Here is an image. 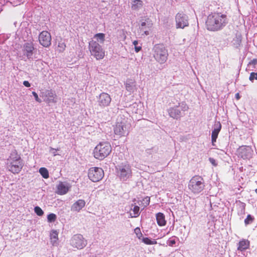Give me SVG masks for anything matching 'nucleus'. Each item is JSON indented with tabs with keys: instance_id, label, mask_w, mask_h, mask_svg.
Listing matches in <instances>:
<instances>
[{
	"instance_id": "obj_24",
	"label": "nucleus",
	"mask_w": 257,
	"mask_h": 257,
	"mask_svg": "<svg viewBox=\"0 0 257 257\" xmlns=\"http://www.w3.org/2000/svg\"><path fill=\"white\" fill-rule=\"evenodd\" d=\"M50 238L51 242L53 243V244L54 245V244L57 242L58 239V232L57 230H53L51 231Z\"/></svg>"
},
{
	"instance_id": "obj_22",
	"label": "nucleus",
	"mask_w": 257,
	"mask_h": 257,
	"mask_svg": "<svg viewBox=\"0 0 257 257\" xmlns=\"http://www.w3.org/2000/svg\"><path fill=\"white\" fill-rule=\"evenodd\" d=\"M249 246V241L247 240L242 239L238 243V250L242 251L247 249Z\"/></svg>"
},
{
	"instance_id": "obj_43",
	"label": "nucleus",
	"mask_w": 257,
	"mask_h": 257,
	"mask_svg": "<svg viewBox=\"0 0 257 257\" xmlns=\"http://www.w3.org/2000/svg\"><path fill=\"white\" fill-rule=\"evenodd\" d=\"M144 33L146 35H148L149 34V32L148 31H144Z\"/></svg>"
},
{
	"instance_id": "obj_33",
	"label": "nucleus",
	"mask_w": 257,
	"mask_h": 257,
	"mask_svg": "<svg viewBox=\"0 0 257 257\" xmlns=\"http://www.w3.org/2000/svg\"><path fill=\"white\" fill-rule=\"evenodd\" d=\"M135 233L139 239H141L143 236V234L141 232V229L139 227H137L134 230Z\"/></svg>"
},
{
	"instance_id": "obj_25",
	"label": "nucleus",
	"mask_w": 257,
	"mask_h": 257,
	"mask_svg": "<svg viewBox=\"0 0 257 257\" xmlns=\"http://www.w3.org/2000/svg\"><path fill=\"white\" fill-rule=\"evenodd\" d=\"M39 173L42 175V176L45 178L47 179L49 177V172L48 170L44 167H42L39 169Z\"/></svg>"
},
{
	"instance_id": "obj_11",
	"label": "nucleus",
	"mask_w": 257,
	"mask_h": 257,
	"mask_svg": "<svg viewBox=\"0 0 257 257\" xmlns=\"http://www.w3.org/2000/svg\"><path fill=\"white\" fill-rule=\"evenodd\" d=\"M39 41L41 45L45 47H48L51 44V36L49 32L43 31L39 36Z\"/></svg>"
},
{
	"instance_id": "obj_12",
	"label": "nucleus",
	"mask_w": 257,
	"mask_h": 257,
	"mask_svg": "<svg viewBox=\"0 0 257 257\" xmlns=\"http://www.w3.org/2000/svg\"><path fill=\"white\" fill-rule=\"evenodd\" d=\"M111 101L110 96L107 93H101L98 98V105L101 107H105L109 105Z\"/></svg>"
},
{
	"instance_id": "obj_19",
	"label": "nucleus",
	"mask_w": 257,
	"mask_h": 257,
	"mask_svg": "<svg viewBox=\"0 0 257 257\" xmlns=\"http://www.w3.org/2000/svg\"><path fill=\"white\" fill-rule=\"evenodd\" d=\"M85 205V202L83 199H79L75 202L72 206V210L79 211Z\"/></svg>"
},
{
	"instance_id": "obj_10",
	"label": "nucleus",
	"mask_w": 257,
	"mask_h": 257,
	"mask_svg": "<svg viewBox=\"0 0 257 257\" xmlns=\"http://www.w3.org/2000/svg\"><path fill=\"white\" fill-rule=\"evenodd\" d=\"M175 21L177 29H184L189 25L188 17L183 13L177 14L175 17Z\"/></svg>"
},
{
	"instance_id": "obj_1",
	"label": "nucleus",
	"mask_w": 257,
	"mask_h": 257,
	"mask_svg": "<svg viewBox=\"0 0 257 257\" xmlns=\"http://www.w3.org/2000/svg\"><path fill=\"white\" fill-rule=\"evenodd\" d=\"M228 23L227 16L219 12L210 14L206 21V27L208 30L217 31L222 29Z\"/></svg>"
},
{
	"instance_id": "obj_17",
	"label": "nucleus",
	"mask_w": 257,
	"mask_h": 257,
	"mask_svg": "<svg viewBox=\"0 0 257 257\" xmlns=\"http://www.w3.org/2000/svg\"><path fill=\"white\" fill-rule=\"evenodd\" d=\"M69 188L70 187L67 184L61 182L57 186V193L59 195H64L68 192Z\"/></svg>"
},
{
	"instance_id": "obj_31",
	"label": "nucleus",
	"mask_w": 257,
	"mask_h": 257,
	"mask_svg": "<svg viewBox=\"0 0 257 257\" xmlns=\"http://www.w3.org/2000/svg\"><path fill=\"white\" fill-rule=\"evenodd\" d=\"M94 37L99 39L102 43H103L105 40V35L103 33L96 34L95 35Z\"/></svg>"
},
{
	"instance_id": "obj_44",
	"label": "nucleus",
	"mask_w": 257,
	"mask_h": 257,
	"mask_svg": "<svg viewBox=\"0 0 257 257\" xmlns=\"http://www.w3.org/2000/svg\"><path fill=\"white\" fill-rule=\"evenodd\" d=\"M255 192H256V193L257 194V188L255 189Z\"/></svg>"
},
{
	"instance_id": "obj_30",
	"label": "nucleus",
	"mask_w": 257,
	"mask_h": 257,
	"mask_svg": "<svg viewBox=\"0 0 257 257\" xmlns=\"http://www.w3.org/2000/svg\"><path fill=\"white\" fill-rule=\"evenodd\" d=\"M57 219V216L54 213H50L47 216V219L49 222H53L56 221Z\"/></svg>"
},
{
	"instance_id": "obj_15",
	"label": "nucleus",
	"mask_w": 257,
	"mask_h": 257,
	"mask_svg": "<svg viewBox=\"0 0 257 257\" xmlns=\"http://www.w3.org/2000/svg\"><path fill=\"white\" fill-rule=\"evenodd\" d=\"M57 96L54 91L52 90H48L45 95L44 101L48 104L57 102Z\"/></svg>"
},
{
	"instance_id": "obj_36",
	"label": "nucleus",
	"mask_w": 257,
	"mask_h": 257,
	"mask_svg": "<svg viewBox=\"0 0 257 257\" xmlns=\"http://www.w3.org/2000/svg\"><path fill=\"white\" fill-rule=\"evenodd\" d=\"M32 94L34 96L35 99L36 101H37L39 103L41 102V100L39 98L38 95L36 92H35V91H33Z\"/></svg>"
},
{
	"instance_id": "obj_42",
	"label": "nucleus",
	"mask_w": 257,
	"mask_h": 257,
	"mask_svg": "<svg viewBox=\"0 0 257 257\" xmlns=\"http://www.w3.org/2000/svg\"><path fill=\"white\" fill-rule=\"evenodd\" d=\"M235 97L237 99H239L240 98V96L238 93L235 94Z\"/></svg>"
},
{
	"instance_id": "obj_34",
	"label": "nucleus",
	"mask_w": 257,
	"mask_h": 257,
	"mask_svg": "<svg viewBox=\"0 0 257 257\" xmlns=\"http://www.w3.org/2000/svg\"><path fill=\"white\" fill-rule=\"evenodd\" d=\"M133 43L134 45L135 46V51L136 52H139L141 50L142 47L141 46H137V45L138 44V41L135 40Z\"/></svg>"
},
{
	"instance_id": "obj_32",
	"label": "nucleus",
	"mask_w": 257,
	"mask_h": 257,
	"mask_svg": "<svg viewBox=\"0 0 257 257\" xmlns=\"http://www.w3.org/2000/svg\"><path fill=\"white\" fill-rule=\"evenodd\" d=\"M34 211L36 213V214L39 216H41L44 214V211L39 206H36L34 208Z\"/></svg>"
},
{
	"instance_id": "obj_38",
	"label": "nucleus",
	"mask_w": 257,
	"mask_h": 257,
	"mask_svg": "<svg viewBox=\"0 0 257 257\" xmlns=\"http://www.w3.org/2000/svg\"><path fill=\"white\" fill-rule=\"evenodd\" d=\"M209 161L213 166L216 167L217 166V163H216V160L214 158H209Z\"/></svg>"
},
{
	"instance_id": "obj_23",
	"label": "nucleus",
	"mask_w": 257,
	"mask_h": 257,
	"mask_svg": "<svg viewBox=\"0 0 257 257\" xmlns=\"http://www.w3.org/2000/svg\"><path fill=\"white\" fill-rule=\"evenodd\" d=\"M169 114L171 117L178 118L181 115V111L177 107H173L169 109Z\"/></svg>"
},
{
	"instance_id": "obj_14",
	"label": "nucleus",
	"mask_w": 257,
	"mask_h": 257,
	"mask_svg": "<svg viewBox=\"0 0 257 257\" xmlns=\"http://www.w3.org/2000/svg\"><path fill=\"white\" fill-rule=\"evenodd\" d=\"M124 127V124L122 121L117 122L113 126V132L114 135L118 137L124 136L125 133Z\"/></svg>"
},
{
	"instance_id": "obj_41",
	"label": "nucleus",
	"mask_w": 257,
	"mask_h": 257,
	"mask_svg": "<svg viewBox=\"0 0 257 257\" xmlns=\"http://www.w3.org/2000/svg\"><path fill=\"white\" fill-rule=\"evenodd\" d=\"M23 84L26 87H29L31 86L30 83L28 81H24L23 82Z\"/></svg>"
},
{
	"instance_id": "obj_2",
	"label": "nucleus",
	"mask_w": 257,
	"mask_h": 257,
	"mask_svg": "<svg viewBox=\"0 0 257 257\" xmlns=\"http://www.w3.org/2000/svg\"><path fill=\"white\" fill-rule=\"evenodd\" d=\"M7 166L9 170L13 174H18L21 171L24 162L16 150L11 152L7 159Z\"/></svg>"
},
{
	"instance_id": "obj_21",
	"label": "nucleus",
	"mask_w": 257,
	"mask_h": 257,
	"mask_svg": "<svg viewBox=\"0 0 257 257\" xmlns=\"http://www.w3.org/2000/svg\"><path fill=\"white\" fill-rule=\"evenodd\" d=\"M156 220L157 224L160 226H163L166 224L165 217L163 213L159 212L156 214Z\"/></svg>"
},
{
	"instance_id": "obj_20",
	"label": "nucleus",
	"mask_w": 257,
	"mask_h": 257,
	"mask_svg": "<svg viewBox=\"0 0 257 257\" xmlns=\"http://www.w3.org/2000/svg\"><path fill=\"white\" fill-rule=\"evenodd\" d=\"M144 3L142 0H133L131 9L133 11H138L143 8Z\"/></svg>"
},
{
	"instance_id": "obj_39",
	"label": "nucleus",
	"mask_w": 257,
	"mask_h": 257,
	"mask_svg": "<svg viewBox=\"0 0 257 257\" xmlns=\"http://www.w3.org/2000/svg\"><path fill=\"white\" fill-rule=\"evenodd\" d=\"M143 201H145V206H147L149 204L150 199L149 197H146L143 200Z\"/></svg>"
},
{
	"instance_id": "obj_35",
	"label": "nucleus",
	"mask_w": 257,
	"mask_h": 257,
	"mask_svg": "<svg viewBox=\"0 0 257 257\" xmlns=\"http://www.w3.org/2000/svg\"><path fill=\"white\" fill-rule=\"evenodd\" d=\"M249 80L252 81L254 79L257 80V72H251L249 77Z\"/></svg>"
},
{
	"instance_id": "obj_40",
	"label": "nucleus",
	"mask_w": 257,
	"mask_h": 257,
	"mask_svg": "<svg viewBox=\"0 0 257 257\" xmlns=\"http://www.w3.org/2000/svg\"><path fill=\"white\" fill-rule=\"evenodd\" d=\"M176 243V241L175 239L170 240L169 241V245L170 246H172Z\"/></svg>"
},
{
	"instance_id": "obj_3",
	"label": "nucleus",
	"mask_w": 257,
	"mask_h": 257,
	"mask_svg": "<svg viewBox=\"0 0 257 257\" xmlns=\"http://www.w3.org/2000/svg\"><path fill=\"white\" fill-rule=\"evenodd\" d=\"M111 150V146L109 143L100 142L94 149V157L96 159L102 160L110 154Z\"/></svg>"
},
{
	"instance_id": "obj_27",
	"label": "nucleus",
	"mask_w": 257,
	"mask_h": 257,
	"mask_svg": "<svg viewBox=\"0 0 257 257\" xmlns=\"http://www.w3.org/2000/svg\"><path fill=\"white\" fill-rule=\"evenodd\" d=\"M143 242L148 245L156 244L157 243V241L155 239H151L148 237H143L142 238Z\"/></svg>"
},
{
	"instance_id": "obj_5",
	"label": "nucleus",
	"mask_w": 257,
	"mask_h": 257,
	"mask_svg": "<svg viewBox=\"0 0 257 257\" xmlns=\"http://www.w3.org/2000/svg\"><path fill=\"white\" fill-rule=\"evenodd\" d=\"M154 57L160 64L164 63L168 59V50L163 44H156L154 48Z\"/></svg>"
},
{
	"instance_id": "obj_29",
	"label": "nucleus",
	"mask_w": 257,
	"mask_h": 257,
	"mask_svg": "<svg viewBox=\"0 0 257 257\" xmlns=\"http://www.w3.org/2000/svg\"><path fill=\"white\" fill-rule=\"evenodd\" d=\"M147 26V28L151 29L153 26V23L149 19L145 20V22H143L141 23V27L143 28L144 27Z\"/></svg>"
},
{
	"instance_id": "obj_18",
	"label": "nucleus",
	"mask_w": 257,
	"mask_h": 257,
	"mask_svg": "<svg viewBox=\"0 0 257 257\" xmlns=\"http://www.w3.org/2000/svg\"><path fill=\"white\" fill-rule=\"evenodd\" d=\"M221 128V125L219 122H217L216 124H215V127L213 130L211 135V141L213 144L214 143L216 142L218 134Z\"/></svg>"
},
{
	"instance_id": "obj_28",
	"label": "nucleus",
	"mask_w": 257,
	"mask_h": 257,
	"mask_svg": "<svg viewBox=\"0 0 257 257\" xmlns=\"http://www.w3.org/2000/svg\"><path fill=\"white\" fill-rule=\"evenodd\" d=\"M66 44L64 41L61 40L58 42V51L59 52H63L66 49Z\"/></svg>"
},
{
	"instance_id": "obj_4",
	"label": "nucleus",
	"mask_w": 257,
	"mask_h": 257,
	"mask_svg": "<svg viewBox=\"0 0 257 257\" xmlns=\"http://www.w3.org/2000/svg\"><path fill=\"white\" fill-rule=\"evenodd\" d=\"M205 187L204 179L199 175H195L191 178L188 183L189 189L194 194H198Z\"/></svg>"
},
{
	"instance_id": "obj_8",
	"label": "nucleus",
	"mask_w": 257,
	"mask_h": 257,
	"mask_svg": "<svg viewBox=\"0 0 257 257\" xmlns=\"http://www.w3.org/2000/svg\"><path fill=\"white\" fill-rule=\"evenodd\" d=\"M118 175L120 179L126 180L132 176L131 166L127 164L120 165L117 168Z\"/></svg>"
},
{
	"instance_id": "obj_13",
	"label": "nucleus",
	"mask_w": 257,
	"mask_h": 257,
	"mask_svg": "<svg viewBox=\"0 0 257 257\" xmlns=\"http://www.w3.org/2000/svg\"><path fill=\"white\" fill-rule=\"evenodd\" d=\"M71 243L73 247L78 249H81L85 246L86 240H84L81 235H75L71 240Z\"/></svg>"
},
{
	"instance_id": "obj_6",
	"label": "nucleus",
	"mask_w": 257,
	"mask_h": 257,
	"mask_svg": "<svg viewBox=\"0 0 257 257\" xmlns=\"http://www.w3.org/2000/svg\"><path fill=\"white\" fill-rule=\"evenodd\" d=\"M89 50L91 55L96 60L102 59L105 56V51L96 41L92 40L89 42Z\"/></svg>"
},
{
	"instance_id": "obj_9",
	"label": "nucleus",
	"mask_w": 257,
	"mask_h": 257,
	"mask_svg": "<svg viewBox=\"0 0 257 257\" xmlns=\"http://www.w3.org/2000/svg\"><path fill=\"white\" fill-rule=\"evenodd\" d=\"M253 151L249 146H242L240 147L236 151L238 157L244 160H248L251 158Z\"/></svg>"
},
{
	"instance_id": "obj_37",
	"label": "nucleus",
	"mask_w": 257,
	"mask_h": 257,
	"mask_svg": "<svg viewBox=\"0 0 257 257\" xmlns=\"http://www.w3.org/2000/svg\"><path fill=\"white\" fill-rule=\"evenodd\" d=\"M253 220L250 215H248L246 218L244 220V222L246 224L249 223V221H252Z\"/></svg>"
},
{
	"instance_id": "obj_7",
	"label": "nucleus",
	"mask_w": 257,
	"mask_h": 257,
	"mask_svg": "<svg viewBox=\"0 0 257 257\" xmlns=\"http://www.w3.org/2000/svg\"><path fill=\"white\" fill-rule=\"evenodd\" d=\"M88 176L92 181L98 182L104 176L103 170L99 167H91L88 170Z\"/></svg>"
},
{
	"instance_id": "obj_16",
	"label": "nucleus",
	"mask_w": 257,
	"mask_h": 257,
	"mask_svg": "<svg viewBox=\"0 0 257 257\" xmlns=\"http://www.w3.org/2000/svg\"><path fill=\"white\" fill-rule=\"evenodd\" d=\"M34 50V45L32 42H27L24 45V51L28 58H30Z\"/></svg>"
},
{
	"instance_id": "obj_26",
	"label": "nucleus",
	"mask_w": 257,
	"mask_h": 257,
	"mask_svg": "<svg viewBox=\"0 0 257 257\" xmlns=\"http://www.w3.org/2000/svg\"><path fill=\"white\" fill-rule=\"evenodd\" d=\"M139 210L140 207L138 206L135 205L133 209H131V211L133 212V213L131 212V215L132 217H137L139 215Z\"/></svg>"
}]
</instances>
